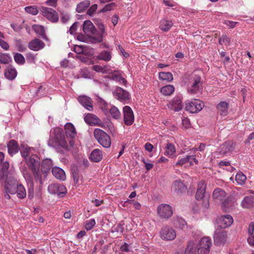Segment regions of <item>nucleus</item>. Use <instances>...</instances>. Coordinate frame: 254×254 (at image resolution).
Returning <instances> with one entry per match:
<instances>
[{"instance_id": "1", "label": "nucleus", "mask_w": 254, "mask_h": 254, "mask_svg": "<svg viewBox=\"0 0 254 254\" xmlns=\"http://www.w3.org/2000/svg\"><path fill=\"white\" fill-rule=\"evenodd\" d=\"M32 150H33V148L26 147L20 151L21 156L24 158L27 167L25 164H23V162H21L19 167L20 170L24 178L28 181L31 182L32 179L29 170H30L35 180L39 181L41 184V176L40 173V159L37 155L33 154Z\"/></svg>"}, {"instance_id": "2", "label": "nucleus", "mask_w": 254, "mask_h": 254, "mask_svg": "<svg viewBox=\"0 0 254 254\" xmlns=\"http://www.w3.org/2000/svg\"><path fill=\"white\" fill-rule=\"evenodd\" d=\"M202 89L200 76L198 75H192L187 83L188 92L191 94H197L201 93Z\"/></svg>"}, {"instance_id": "3", "label": "nucleus", "mask_w": 254, "mask_h": 254, "mask_svg": "<svg viewBox=\"0 0 254 254\" xmlns=\"http://www.w3.org/2000/svg\"><path fill=\"white\" fill-rule=\"evenodd\" d=\"M53 133L54 136L50 138L48 144L50 146H54L57 145H60L63 147L66 145V141L64 138V135L63 129L60 127H56L53 129Z\"/></svg>"}, {"instance_id": "4", "label": "nucleus", "mask_w": 254, "mask_h": 254, "mask_svg": "<svg viewBox=\"0 0 254 254\" xmlns=\"http://www.w3.org/2000/svg\"><path fill=\"white\" fill-rule=\"evenodd\" d=\"M93 135L97 142L105 148H109L111 145V139L109 135L102 129L96 128L94 130Z\"/></svg>"}, {"instance_id": "5", "label": "nucleus", "mask_w": 254, "mask_h": 254, "mask_svg": "<svg viewBox=\"0 0 254 254\" xmlns=\"http://www.w3.org/2000/svg\"><path fill=\"white\" fill-rule=\"evenodd\" d=\"M100 107L105 114L109 113L112 117L116 120L121 118V114L119 110L116 106L108 104L103 101L101 103Z\"/></svg>"}, {"instance_id": "6", "label": "nucleus", "mask_w": 254, "mask_h": 254, "mask_svg": "<svg viewBox=\"0 0 254 254\" xmlns=\"http://www.w3.org/2000/svg\"><path fill=\"white\" fill-rule=\"evenodd\" d=\"M204 103L200 100L193 99L186 101V110L190 113H195L201 111L204 107Z\"/></svg>"}, {"instance_id": "7", "label": "nucleus", "mask_w": 254, "mask_h": 254, "mask_svg": "<svg viewBox=\"0 0 254 254\" xmlns=\"http://www.w3.org/2000/svg\"><path fill=\"white\" fill-rule=\"evenodd\" d=\"M211 239L208 237L202 238L197 245L198 254H208L211 246Z\"/></svg>"}, {"instance_id": "8", "label": "nucleus", "mask_w": 254, "mask_h": 254, "mask_svg": "<svg viewBox=\"0 0 254 254\" xmlns=\"http://www.w3.org/2000/svg\"><path fill=\"white\" fill-rule=\"evenodd\" d=\"M236 143L232 140L226 141L217 149V152L222 157L227 156L235 148Z\"/></svg>"}, {"instance_id": "9", "label": "nucleus", "mask_w": 254, "mask_h": 254, "mask_svg": "<svg viewBox=\"0 0 254 254\" xmlns=\"http://www.w3.org/2000/svg\"><path fill=\"white\" fill-rule=\"evenodd\" d=\"M40 10L43 16L52 22H57L59 18L58 13L54 9L44 6L40 8Z\"/></svg>"}, {"instance_id": "10", "label": "nucleus", "mask_w": 254, "mask_h": 254, "mask_svg": "<svg viewBox=\"0 0 254 254\" xmlns=\"http://www.w3.org/2000/svg\"><path fill=\"white\" fill-rule=\"evenodd\" d=\"M114 97L122 102L127 103L130 98V94L120 87H116L113 91Z\"/></svg>"}, {"instance_id": "11", "label": "nucleus", "mask_w": 254, "mask_h": 254, "mask_svg": "<svg viewBox=\"0 0 254 254\" xmlns=\"http://www.w3.org/2000/svg\"><path fill=\"white\" fill-rule=\"evenodd\" d=\"M48 191L51 194H57L59 197H63L66 193L65 187L62 184H52L49 186Z\"/></svg>"}, {"instance_id": "12", "label": "nucleus", "mask_w": 254, "mask_h": 254, "mask_svg": "<svg viewBox=\"0 0 254 254\" xmlns=\"http://www.w3.org/2000/svg\"><path fill=\"white\" fill-rule=\"evenodd\" d=\"M157 213L162 219H169L173 214L172 207L167 204H160L157 207Z\"/></svg>"}, {"instance_id": "13", "label": "nucleus", "mask_w": 254, "mask_h": 254, "mask_svg": "<svg viewBox=\"0 0 254 254\" xmlns=\"http://www.w3.org/2000/svg\"><path fill=\"white\" fill-rule=\"evenodd\" d=\"M160 235L161 238L163 240L172 241L176 238V233L172 228L165 226L162 228Z\"/></svg>"}, {"instance_id": "14", "label": "nucleus", "mask_w": 254, "mask_h": 254, "mask_svg": "<svg viewBox=\"0 0 254 254\" xmlns=\"http://www.w3.org/2000/svg\"><path fill=\"white\" fill-rule=\"evenodd\" d=\"M124 115V123L127 126H131L134 120V117L132 110L128 106H126L123 109Z\"/></svg>"}, {"instance_id": "15", "label": "nucleus", "mask_w": 254, "mask_h": 254, "mask_svg": "<svg viewBox=\"0 0 254 254\" xmlns=\"http://www.w3.org/2000/svg\"><path fill=\"white\" fill-rule=\"evenodd\" d=\"M65 135L71 146L74 145L73 139L76 135V132L74 126L70 123H66L64 126Z\"/></svg>"}, {"instance_id": "16", "label": "nucleus", "mask_w": 254, "mask_h": 254, "mask_svg": "<svg viewBox=\"0 0 254 254\" xmlns=\"http://www.w3.org/2000/svg\"><path fill=\"white\" fill-rule=\"evenodd\" d=\"M19 184L14 177L7 178L5 182V189L7 192L14 194L16 192V188Z\"/></svg>"}, {"instance_id": "17", "label": "nucleus", "mask_w": 254, "mask_h": 254, "mask_svg": "<svg viewBox=\"0 0 254 254\" xmlns=\"http://www.w3.org/2000/svg\"><path fill=\"white\" fill-rule=\"evenodd\" d=\"M213 238L215 245H223L226 242L227 233L224 231H216L214 234Z\"/></svg>"}, {"instance_id": "18", "label": "nucleus", "mask_w": 254, "mask_h": 254, "mask_svg": "<svg viewBox=\"0 0 254 254\" xmlns=\"http://www.w3.org/2000/svg\"><path fill=\"white\" fill-rule=\"evenodd\" d=\"M99 32L95 36L91 37L92 42L94 43H100L103 41V38L107 35L105 26L103 24H101L98 27Z\"/></svg>"}, {"instance_id": "19", "label": "nucleus", "mask_w": 254, "mask_h": 254, "mask_svg": "<svg viewBox=\"0 0 254 254\" xmlns=\"http://www.w3.org/2000/svg\"><path fill=\"white\" fill-rule=\"evenodd\" d=\"M233 222L232 217L229 214L221 216L218 220L220 227L223 229L226 228L230 226Z\"/></svg>"}, {"instance_id": "20", "label": "nucleus", "mask_w": 254, "mask_h": 254, "mask_svg": "<svg viewBox=\"0 0 254 254\" xmlns=\"http://www.w3.org/2000/svg\"><path fill=\"white\" fill-rule=\"evenodd\" d=\"M221 208L223 211L227 212L232 209L235 205V201L231 196L226 197L221 202Z\"/></svg>"}, {"instance_id": "21", "label": "nucleus", "mask_w": 254, "mask_h": 254, "mask_svg": "<svg viewBox=\"0 0 254 254\" xmlns=\"http://www.w3.org/2000/svg\"><path fill=\"white\" fill-rule=\"evenodd\" d=\"M169 108L175 111H179L183 109V105L182 99L181 96H176L169 103L168 105Z\"/></svg>"}, {"instance_id": "22", "label": "nucleus", "mask_w": 254, "mask_h": 254, "mask_svg": "<svg viewBox=\"0 0 254 254\" xmlns=\"http://www.w3.org/2000/svg\"><path fill=\"white\" fill-rule=\"evenodd\" d=\"M82 30L87 36L91 35L95 36L96 34V29L90 20H85L84 21Z\"/></svg>"}, {"instance_id": "23", "label": "nucleus", "mask_w": 254, "mask_h": 254, "mask_svg": "<svg viewBox=\"0 0 254 254\" xmlns=\"http://www.w3.org/2000/svg\"><path fill=\"white\" fill-rule=\"evenodd\" d=\"M78 101L88 111H92L93 110V101L90 97L85 95L80 96L78 98Z\"/></svg>"}, {"instance_id": "24", "label": "nucleus", "mask_w": 254, "mask_h": 254, "mask_svg": "<svg viewBox=\"0 0 254 254\" xmlns=\"http://www.w3.org/2000/svg\"><path fill=\"white\" fill-rule=\"evenodd\" d=\"M226 196V192L220 188L215 189L212 193L213 199L216 203H221Z\"/></svg>"}, {"instance_id": "25", "label": "nucleus", "mask_w": 254, "mask_h": 254, "mask_svg": "<svg viewBox=\"0 0 254 254\" xmlns=\"http://www.w3.org/2000/svg\"><path fill=\"white\" fill-rule=\"evenodd\" d=\"M186 188V186L181 180L174 181L172 186V190L178 194H181L185 191Z\"/></svg>"}, {"instance_id": "26", "label": "nucleus", "mask_w": 254, "mask_h": 254, "mask_svg": "<svg viewBox=\"0 0 254 254\" xmlns=\"http://www.w3.org/2000/svg\"><path fill=\"white\" fill-rule=\"evenodd\" d=\"M45 43L41 40L36 38L31 41L28 45V48L34 51H38L43 49Z\"/></svg>"}, {"instance_id": "27", "label": "nucleus", "mask_w": 254, "mask_h": 254, "mask_svg": "<svg viewBox=\"0 0 254 254\" xmlns=\"http://www.w3.org/2000/svg\"><path fill=\"white\" fill-rule=\"evenodd\" d=\"M110 78L114 81L119 82L120 84L126 85L127 80L123 76V72L120 70H114L110 75Z\"/></svg>"}, {"instance_id": "28", "label": "nucleus", "mask_w": 254, "mask_h": 254, "mask_svg": "<svg viewBox=\"0 0 254 254\" xmlns=\"http://www.w3.org/2000/svg\"><path fill=\"white\" fill-rule=\"evenodd\" d=\"M206 185L204 181H202L198 184V188L195 194V198L197 200H201L204 197Z\"/></svg>"}, {"instance_id": "29", "label": "nucleus", "mask_w": 254, "mask_h": 254, "mask_svg": "<svg viewBox=\"0 0 254 254\" xmlns=\"http://www.w3.org/2000/svg\"><path fill=\"white\" fill-rule=\"evenodd\" d=\"M172 223L174 227L178 229L184 230L187 228V223L185 219L179 216L173 218Z\"/></svg>"}, {"instance_id": "30", "label": "nucleus", "mask_w": 254, "mask_h": 254, "mask_svg": "<svg viewBox=\"0 0 254 254\" xmlns=\"http://www.w3.org/2000/svg\"><path fill=\"white\" fill-rule=\"evenodd\" d=\"M17 74L16 69L11 66L7 67L4 71L5 77L9 80L14 79L17 76Z\"/></svg>"}, {"instance_id": "31", "label": "nucleus", "mask_w": 254, "mask_h": 254, "mask_svg": "<svg viewBox=\"0 0 254 254\" xmlns=\"http://www.w3.org/2000/svg\"><path fill=\"white\" fill-rule=\"evenodd\" d=\"M53 166L52 160L51 159H45L42 161L41 163V171L44 174H47L50 172Z\"/></svg>"}, {"instance_id": "32", "label": "nucleus", "mask_w": 254, "mask_h": 254, "mask_svg": "<svg viewBox=\"0 0 254 254\" xmlns=\"http://www.w3.org/2000/svg\"><path fill=\"white\" fill-rule=\"evenodd\" d=\"M52 173L53 175L58 179L63 181L65 179L64 171L60 167H55L53 168L52 170Z\"/></svg>"}, {"instance_id": "33", "label": "nucleus", "mask_w": 254, "mask_h": 254, "mask_svg": "<svg viewBox=\"0 0 254 254\" xmlns=\"http://www.w3.org/2000/svg\"><path fill=\"white\" fill-rule=\"evenodd\" d=\"M102 152L98 149L93 150L89 156L90 159L94 162H99L102 160Z\"/></svg>"}, {"instance_id": "34", "label": "nucleus", "mask_w": 254, "mask_h": 254, "mask_svg": "<svg viewBox=\"0 0 254 254\" xmlns=\"http://www.w3.org/2000/svg\"><path fill=\"white\" fill-rule=\"evenodd\" d=\"M9 154L12 156L18 152L19 147L17 143L14 140H10L7 144Z\"/></svg>"}, {"instance_id": "35", "label": "nucleus", "mask_w": 254, "mask_h": 254, "mask_svg": "<svg viewBox=\"0 0 254 254\" xmlns=\"http://www.w3.org/2000/svg\"><path fill=\"white\" fill-rule=\"evenodd\" d=\"M241 206L245 208H249L254 206V197L253 196H245L241 202Z\"/></svg>"}, {"instance_id": "36", "label": "nucleus", "mask_w": 254, "mask_h": 254, "mask_svg": "<svg viewBox=\"0 0 254 254\" xmlns=\"http://www.w3.org/2000/svg\"><path fill=\"white\" fill-rule=\"evenodd\" d=\"M229 105L226 102L223 101L219 103L217 106V109L218 113L223 116H225L228 113V109Z\"/></svg>"}, {"instance_id": "37", "label": "nucleus", "mask_w": 254, "mask_h": 254, "mask_svg": "<svg viewBox=\"0 0 254 254\" xmlns=\"http://www.w3.org/2000/svg\"><path fill=\"white\" fill-rule=\"evenodd\" d=\"M32 29L37 34L41 37L43 39H47L45 28L43 26L35 24L32 26Z\"/></svg>"}, {"instance_id": "38", "label": "nucleus", "mask_w": 254, "mask_h": 254, "mask_svg": "<svg viewBox=\"0 0 254 254\" xmlns=\"http://www.w3.org/2000/svg\"><path fill=\"white\" fill-rule=\"evenodd\" d=\"M191 156L186 155L184 157H179L178 161L176 162L175 165L177 166H182L183 165L189 162L190 166H192L193 163L192 161H190Z\"/></svg>"}, {"instance_id": "39", "label": "nucleus", "mask_w": 254, "mask_h": 254, "mask_svg": "<svg viewBox=\"0 0 254 254\" xmlns=\"http://www.w3.org/2000/svg\"><path fill=\"white\" fill-rule=\"evenodd\" d=\"M173 25V22L169 20L163 19L160 23V28L163 31H168Z\"/></svg>"}, {"instance_id": "40", "label": "nucleus", "mask_w": 254, "mask_h": 254, "mask_svg": "<svg viewBox=\"0 0 254 254\" xmlns=\"http://www.w3.org/2000/svg\"><path fill=\"white\" fill-rule=\"evenodd\" d=\"M90 4L89 0H84L80 2L76 6V11L78 13L84 11Z\"/></svg>"}, {"instance_id": "41", "label": "nucleus", "mask_w": 254, "mask_h": 254, "mask_svg": "<svg viewBox=\"0 0 254 254\" xmlns=\"http://www.w3.org/2000/svg\"><path fill=\"white\" fill-rule=\"evenodd\" d=\"M12 62V58L9 54L0 53V63L8 64Z\"/></svg>"}, {"instance_id": "42", "label": "nucleus", "mask_w": 254, "mask_h": 254, "mask_svg": "<svg viewBox=\"0 0 254 254\" xmlns=\"http://www.w3.org/2000/svg\"><path fill=\"white\" fill-rule=\"evenodd\" d=\"M175 91V88L173 85H167L161 89V92L164 95L169 96L172 94Z\"/></svg>"}, {"instance_id": "43", "label": "nucleus", "mask_w": 254, "mask_h": 254, "mask_svg": "<svg viewBox=\"0 0 254 254\" xmlns=\"http://www.w3.org/2000/svg\"><path fill=\"white\" fill-rule=\"evenodd\" d=\"M111 54L110 52L103 51L97 56V58L100 60L108 62L111 59Z\"/></svg>"}, {"instance_id": "44", "label": "nucleus", "mask_w": 254, "mask_h": 254, "mask_svg": "<svg viewBox=\"0 0 254 254\" xmlns=\"http://www.w3.org/2000/svg\"><path fill=\"white\" fill-rule=\"evenodd\" d=\"M159 78L160 80L166 81H171L173 79V75L169 72H161L159 73Z\"/></svg>"}, {"instance_id": "45", "label": "nucleus", "mask_w": 254, "mask_h": 254, "mask_svg": "<svg viewBox=\"0 0 254 254\" xmlns=\"http://www.w3.org/2000/svg\"><path fill=\"white\" fill-rule=\"evenodd\" d=\"M166 154L170 157L174 156V153L176 152V148L175 145L171 143H168L166 147Z\"/></svg>"}, {"instance_id": "46", "label": "nucleus", "mask_w": 254, "mask_h": 254, "mask_svg": "<svg viewBox=\"0 0 254 254\" xmlns=\"http://www.w3.org/2000/svg\"><path fill=\"white\" fill-rule=\"evenodd\" d=\"M246 179L247 177L246 175L241 172L238 173L235 176V180L240 185H244Z\"/></svg>"}, {"instance_id": "47", "label": "nucleus", "mask_w": 254, "mask_h": 254, "mask_svg": "<svg viewBox=\"0 0 254 254\" xmlns=\"http://www.w3.org/2000/svg\"><path fill=\"white\" fill-rule=\"evenodd\" d=\"M17 196L19 198H24L26 195V190L24 187L21 185L19 184L18 186L16 188Z\"/></svg>"}, {"instance_id": "48", "label": "nucleus", "mask_w": 254, "mask_h": 254, "mask_svg": "<svg viewBox=\"0 0 254 254\" xmlns=\"http://www.w3.org/2000/svg\"><path fill=\"white\" fill-rule=\"evenodd\" d=\"M196 247H194L193 242H190L186 249L185 254H196Z\"/></svg>"}, {"instance_id": "49", "label": "nucleus", "mask_w": 254, "mask_h": 254, "mask_svg": "<svg viewBox=\"0 0 254 254\" xmlns=\"http://www.w3.org/2000/svg\"><path fill=\"white\" fill-rule=\"evenodd\" d=\"M14 42L18 51L23 52L26 50V47L22 44V41L20 39H14Z\"/></svg>"}, {"instance_id": "50", "label": "nucleus", "mask_w": 254, "mask_h": 254, "mask_svg": "<svg viewBox=\"0 0 254 254\" xmlns=\"http://www.w3.org/2000/svg\"><path fill=\"white\" fill-rule=\"evenodd\" d=\"M14 60L19 64H23L25 61L23 56L19 53H15L14 55Z\"/></svg>"}, {"instance_id": "51", "label": "nucleus", "mask_w": 254, "mask_h": 254, "mask_svg": "<svg viewBox=\"0 0 254 254\" xmlns=\"http://www.w3.org/2000/svg\"><path fill=\"white\" fill-rule=\"evenodd\" d=\"M96 119L98 120L95 115L92 114H88L84 117L85 122L89 125L93 124L94 121Z\"/></svg>"}, {"instance_id": "52", "label": "nucleus", "mask_w": 254, "mask_h": 254, "mask_svg": "<svg viewBox=\"0 0 254 254\" xmlns=\"http://www.w3.org/2000/svg\"><path fill=\"white\" fill-rule=\"evenodd\" d=\"M230 38L226 35H222L219 39V43L220 45H225L227 46L230 45Z\"/></svg>"}, {"instance_id": "53", "label": "nucleus", "mask_w": 254, "mask_h": 254, "mask_svg": "<svg viewBox=\"0 0 254 254\" xmlns=\"http://www.w3.org/2000/svg\"><path fill=\"white\" fill-rule=\"evenodd\" d=\"M96 222L94 219H91L85 222V229L87 231L90 230L95 225Z\"/></svg>"}, {"instance_id": "54", "label": "nucleus", "mask_w": 254, "mask_h": 254, "mask_svg": "<svg viewBox=\"0 0 254 254\" xmlns=\"http://www.w3.org/2000/svg\"><path fill=\"white\" fill-rule=\"evenodd\" d=\"M26 12L35 15L38 13V10L35 6H28L25 7Z\"/></svg>"}, {"instance_id": "55", "label": "nucleus", "mask_w": 254, "mask_h": 254, "mask_svg": "<svg viewBox=\"0 0 254 254\" xmlns=\"http://www.w3.org/2000/svg\"><path fill=\"white\" fill-rule=\"evenodd\" d=\"M93 69L96 72L106 73L109 71V69L106 66H102L99 65H95L93 67Z\"/></svg>"}, {"instance_id": "56", "label": "nucleus", "mask_w": 254, "mask_h": 254, "mask_svg": "<svg viewBox=\"0 0 254 254\" xmlns=\"http://www.w3.org/2000/svg\"><path fill=\"white\" fill-rule=\"evenodd\" d=\"M116 6V3L111 2L107 4L101 10V12H106L107 11H111L113 9V7Z\"/></svg>"}, {"instance_id": "57", "label": "nucleus", "mask_w": 254, "mask_h": 254, "mask_svg": "<svg viewBox=\"0 0 254 254\" xmlns=\"http://www.w3.org/2000/svg\"><path fill=\"white\" fill-rule=\"evenodd\" d=\"M78 78L83 77L85 78H88L89 77V71L85 68L81 69L79 71V74L78 75Z\"/></svg>"}, {"instance_id": "58", "label": "nucleus", "mask_w": 254, "mask_h": 254, "mask_svg": "<svg viewBox=\"0 0 254 254\" xmlns=\"http://www.w3.org/2000/svg\"><path fill=\"white\" fill-rule=\"evenodd\" d=\"M26 58L27 61L30 63H34L35 61V56L31 53H28L26 55Z\"/></svg>"}, {"instance_id": "59", "label": "nucleus", "mask_w": 254, "mask_h": 254, "mask_svg": "<svg viewBox=\"0 0 254 254\" xmlns=\"http://www.w3.org/2000/svg\"><path fill=\"white\" fill-rule=\"evenodd\" d=\"M97 9V4H94L92 5L87 10V13L90 16H92Z\"/></svg>"}, {"instance_id": "60", "label": "nucleus", "mask_w": 254, "mask_h": 254, "mask_svg": "<svg viewBox=\"0 0 254 254\" xmlns=\"http://www.w3.org/2000/svg\"><path fill=\"white\" fill-rule=\"evenodd\" d=\"M78 24L79 23L78 22H75L70 26L69 30L70 34L73 35L75 33Z\"/></svg>"}, {"instance_id": "61", "label": "nucleus", "mask_w": 254, "mask_h": 254, "mask_svg": "<svg viewBox=\"0 0 254 254\" xmlns=\"http://www.w3.org/2000/svg\"><path fill=\"white\" fill-rule=\"evenodd\" d=\"M0 46L4 50H8L9 48L8 43L1 39H0Z\"/></svg>"}, {"instance_id": "62", "label": "nucleus", "mask_w": 254, "mask_h": 254, "mask_svg": "<svg viewBox=\"0 0 254 254\" xmlns=\"http://www.w3.org/2000/svg\"><path fill=\"white\" fill-rule=\"evenodd\" d=\"M130 247L129 245L127 243H125L121 246L120 249L122 252L127 253L130 251Z\"/></svg>"}, {"instance_id": "63", "label": "nucleus", "mask_w": 254, "mask_h": 254, "mask_svg": "<svg viewBox=\"0 0 254 254\" xmlns=\"http://www.w3.org/2000/svg\"><path fill=\"white\" fill-rule=\"evenodd\" d=\"M248 231L249 236L253 235L254 232V222L250 223Z\"/></svg>"}, {"instance_id": "64", "label": "nucleus", "mask_w": 254, "mask_h": 254, "mask_svg": "<svg viewBox=\"0 0 254 254\" xmlns=\"http://www.w3.org/2000/svg\"><path fill=\"white\" fill-rule=\"evenodd\" d=\"M141 161L145 165V167L147 170H150L153 167V164L147 162L144 158H142Z\"/></svg>"}]
</instances>
